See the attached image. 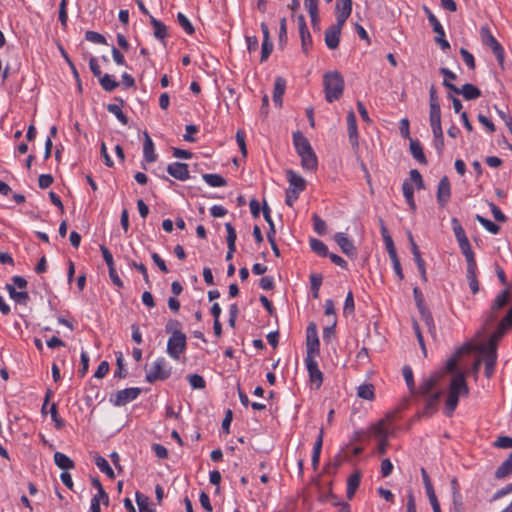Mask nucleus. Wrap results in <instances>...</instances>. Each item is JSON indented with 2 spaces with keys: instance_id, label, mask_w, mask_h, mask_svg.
<instances>
[{
  "instance_id": "obj_9",
  "label": "nucleus",
  "mask_w": 512,
  "mask_h": 512,
  "mask_svg": "<svg viewBox=\"0 0 512 512\" xmlns=\"http://www.w3.org/2000/svg\"><path fill=\"white\" fill-rule=\"evenodd\" d=\"M141 393V389L137 387L126 388L123 390H119L116 394L110 399V401L115 406H123L127 403L135 400Z\"/></svg>"
},
{
  "instance_id": "obj_16",
  "label": "nucleus",
  "mask_w": 512,
  "mask_h": 512,
  "mask_svg": "<svg viewBox=\"0 0 512 512\" xmlns=\"http://www.w3.org/2000/svg\"><path fill=\"white\" fill-rule=\"evenodd\" d=\"M316 356H306L305 363L309 372L310 380L316 384V387H320L323 382V374L319 370L318 363L315 359Z\"/></svg>"
},
{
  "instance_id": "obj_22",
  "label": "nucleus",
  "mask_w": 512,
  "mask_h": 512,
  "mask_svg": "<svg viewBox=\"0 0 512 512\" xmlns=\"http://www.w3.org/2000/svg\"><path fill=\"white\" fill-rule=\"evenodd\" d=\"M334 239L343 253L348 256H354L356 254V248L353 242L344 233H336Z\"/></svg>"
},
{
  "instance_id": "obj_59",
  "label": "nucleus",
  "mask_w": 512,
  "mask_h": 512,
  "mask_svg": "<svg viewBox=\"0 0 512 512\" xmlns=\"http://www.w3.org/2000/svg\"><path fill=\"white\" fill-rule=\"evenodd\" d=\"M451 223H452L453 231H454L457 241L459 242V241L467 239L465 231H464L463 227L461 226V224L459 223V221L457 220V218H452Z\"/></svg>"
},
{
  "instance_id": "obj_45",
  "label": "nucleus",
  "mask_w": 512,
  "mask_h": 512,
  "mask_svg": "<svg viewBox=\"0 0 512 512\" xmlns=\"http://www.w3.org/2000/svg\"><path fill=\"white\" fill-rule=\"evenodd\" d=\"M202 178L212 187H222L227 184L226 180L218 174H203Z\"/></svg>"
},
{
  "instance_id": "obj_33",
  "label": "nucleus",
  "mask_w": 512,
  "mask_h": 512,
  "mask_svg": "<svg viewBox=\"0 0 512 512\" xmlns=\"http://www.w3.org/2000/svg\"><path fill=\"white\" fill-rule=\"evenodd\" d=\"M481 359L485 364V376L489 379L494 374L497 361V353H495L492 349L489 355H482Z\"/></svg>"
},
{
  "instance_id": "obj_29",
  "label": "nucleus",
  "mask_w": 512,
  "mask_h": 512,
  "mask_svg": "<svg viewBox=\"0 0 512 512\" xmlns=\"http://www.w3.org/2000/svg\"><path fill=\"white\" fill-rule=\"evenodd\" d=\"M286 89V81L282 77H276L273 91V102L275 105L281 107L283 101V95Z\"/></svg>"
},
{
  "instance_id": "obj_64",
  "label": "nucleus",
  "mask_w": 512,
  "mask_h": 512,
  "mask_svg": "<svg viewBox=\"0 0 512 512\" xmlns=\"http://www.w3.org/2000/svg\"><path fill=\"white\" fill-rule=\"evenodd\" d=\"M494 445L498 448L509 449L512 448V438L509 436H500L495 441Z\"/></svg>"
},
{
  "instance_id": "obj_25",
  "label": "nucleus",
  "mask_w": 512,
  "mask_h": 512,
  "mask_svg": "<svg viewBox=\"0 0 512 512\" xmlns=\"http://www.w3.org/2000/svg\"><path fill=\"white\" fill-rule=\"evenodd\" d=\"M430 125L433 134H440L441 126V109L439 104H433L430 106Z\"/></svg>"
},
{
  "instance_id": "obj_26",
  "label": "nucleus",
  "mask_w": 512,
  "mask_h": 512,
  "mask_svg": "<svg viewBox=\"0 0 512 512\" xmlns=\"http://www.w3.org/2000/svg\"><path fill=\"white\" fill-rule=\"evenodd\" d=\"M510 290H503L493 301V304L491 306L492 310V318L497 317V312L501 310L503 307H505L510 302Z\"/></svg>"
},
{
  "instance_id": "obj_36",
  "label": "nucleus",
  "mask_w": 512,
  "mask_h": 512,
  "mask_svg": "<svg viewBox=\"0 0 512 512\" xmlns=\"http://www.w3.org/2000/svg\"><path fill=\"white\" fill-rule=\"evenodd\" d=\"M323 436H324V430H323V428H321L319 435L317 437V440L314 443V447H313L312 466H313L314 470H316L319 465L320 453H321V449H322V445H323Z\"/></svg>"
},
{
  "instance_id": "obj_56",
  "label": "nucleus",
  "mask_w": 512,
  "mask_h": 512,
  "mask_svg": "<svg viewBox=\"0 0 512 512\" xmlns=\"http://www.w3.org/2000/svg\"><path fill=\"white\" fill-rule=\"evenodd\" d=\"M314 230L318 235H324L327 231V225L323 219H321L317 214H313L312 216Z\"/></svg>"
},
{
  "instance_id": "obj_1",
  "label": "nucleus",
  "mask_w": 512,
  "mask_h": 512,
  "mask_svg": "<svg viewBox=\"0 0 512 512\" xmlns=\"http://www.w3.org/2000/svg\"><path fill=\"white\" fill-rule=\"evenodd\" d=\"M442 376L443 372L430 375L423 379L418 387L417 394L422 396L425 401L423 414L426 416L432 415L437 409L439 399L442 396V391H434V389Z\"/></svg>"
},
{
  "instance_id": "obj_6",
  "label": "nucleus",
  "mask_w": 512,
  "mask_h": 512,
  "mask_svg": "<svg viewBox=\"0 0 512 512\" xmlns=\"http://www.w3.org/2000/svg\"><path fill=\"white\" fill-rule=\"evenodd\" d=\"M481 36L485 45L489 46L493 53L496 56L497 61L501 66L504 63V49L500 45V43L496 40V38L490 33V29L488 26H483L481 28Z\"/></svg>"
},
{
  "instance_id": "obj_42",
  "label": "nucleus",
  "mask_w": 512,
  "mask_h": 512,
  "mask_svg": "<svg viewBox=\"0 0 512 512\" xmlns=\"http://www.w3.org/2000/svg\"><path fill=\"white\" fill-rule=\"evenodd\" d=\"M459 247L461 249V252L464 254L467 264H474L476 263L474 253L471 249V245L469 243L468 238L462 241H459Z\"/></svg>"
},
{
  "instance_id": "obj_41",
  "label": "nucleus",
  "mask_w": 512,
  "mask_h": 512,
  "mask_svg": "<svg viewBox=\"0 0 512 512\" xmlns=\"http://www.w3.org/2000/svg\"><path fill=\"white\" fill-rule=\"evenodd\" d=\"M95 464L100 469V471L105 473L109 478L113 479L115 477L113 469L110 467L109 463L104 457L96 455Z\"/></svg>"
},
{
  "instance_id": "obj_52",
  "label": "nucleus",
  "mask_w": 512,
  "mask_h": 512,
  "mask_svg": "<svg viewBox=\"0 0 512 512\" xmlns=\"http://www.w3.org/2000/svg\"><path fill=\"white\" fill-rule=\"evenodd\" d=\"M310 247H311L312 251H314L315 253H317L320 256L325 257L328 255L327 246L322 241H320L318 239H311Z\"/></svg>"
},
{
  "instance_id": "obj_19",
  "label": "nucleus",
  "mask_w": 512,
  "mask_h": 512,
  "mask_svg": "<svg viewBox=\"0 0 512 512\" xmlns=\"http://www.w3.org/2000/svg\"><path fill=\"white\" fill-rule=\"evenodd\" d=\"M169 175L180 181H186L190 178L188 165L186 163L175 162L167 167Z\"/></svg>"
},
{
  "instance_id": "obj_2",
  "label": "nucleus",
  "mask_w": 512,
  "mask_h": 512,
  "mask_svg": "<svg viewBox=\"0 0 512 512\" xmlns=\"http://www.w3.org/2000/svg\"><path fill=\"white\" fill-rule=\"evenodd\" d=\"M293 143L301 158L302 168L309 171L316 170L318 166L317 156L308 139L300 131H296L293 134Z\"/></svg>"
},
{
  "instance_id": "obj_48",
  "label": "nucleus",
  "mask_w": 512,
  "mask_h": 512,
  "mask_svg": "<svg viewBox=\"0 0 512 512\" xmlns=\"http://www.w3.org/2000/svg\"><path fill=\"white\" fill-rule=\"evenodd\" d=\"M512 473V462L507 458L496 470L495 477L502 479Z\"/></svg>"
},
{
  "instance_id": "obj_31",
  "label": "nucleus",
  "mask_w": 512,
  "mask_h": 512,
  "mask_svg": "<svg viewBox=\"0 0 512 512\" xmlns=\"http://www.w3.org/2000/svg\"><path fill=\"white\" fill-rule=\"evenodd\" d=\"M512 326V308L509 309L507 315L500 321L497 331L491 336L490 339L497 340L505 333V331Z\"/></svg>"
},
{
  "instance_id": "obj_13",
  "label": "nucleus",
  "mask_w": 512,
  "mask_h": 512,
  "mask_svg": "<svg viewBox=\"0 0 512 512\" xmlns=\"http://www.w3.org/2000/svg\"><path fill=\"white\" fill-rule=\"evenodd\" d=\"M344 24H339L336 21V24L331 25L325 31V44L326 46L333 50L336 49L340 42V34Z\"/></svg>"
},
{
  "instance_id": "obj_49",
  "label": "nucleus",
  "mask_w": 512,
  "mask_h": 512,
  "mask_svg": "<svg viewBox=\"0 0 512 512\" xmlns=\"http://www.w3.org/2000/svg\"><path fill=\"white\" fill-rule=\"evenodd\" d=\"M459 402V396L455 395L453 392H448V396L446 399V415L452 416Z\"/></svg>"
},
{
  "instance_id": "obj_12",
  "label": "nucleus",
  "mask_w": 512,
  "mask_h": 512,
  "mask_svg": "<svg viewBox=\"0 0 512 512\" xmlns=\"http://www.w3.org/2000/svg\"><path fill=\"white\" fill-rule=\"evenodd\" d=\"M445 87L456 94H462L466 100H474L481 96V91L475 85L466 83L459 89L452 83H445Z\"/></svg>"
},
{
  "instance_id": "obj_50",
  "label": "nucleus",
  "mask_w": 512,
  "mask_h": 512,
  "mask_svg": "<svg viewBox=\"0 0 512 512\" xmlns=\"http://www.w3.org/2000/svg\"><path fill=\"white\" fill-rule=\"evenodd\" d=\"M476 220L492 234H497L500 231L499 225L479 214L476 215Z\"/></svg>"
},
{
  "instance_id": "obj_47",
  "label": "nucleus",
  "mask_w": 512,
  "mask_h": 512,
  "mask_svg": "<svg viewBox=\"0 0 512 512\" xmlns=\"http://www.w3.org/2000/svg\"><path fill=\"white\" fill-rule=\"evenodd\" d=\"M476 269H477L476 263H474L473 265L467 264V281H468L469 288H479V283L476 278Z\"/></svg>"
},
{
  "instance_id": "obj_55",
  "label": "nucleus",
  "mask_w": 512,
  "mask_h": 512,
  "mask_svg": "<svg viewBox=\"0 0 512 512\" xmlns=\"http://www.w3.org/2000/svg\"><path fill=\"white\" fill-rule=\"evenodd\" d=\"M177 20L187 34L192 35L195 32L194 26L183 13L179 12L177 14Z\"/></svg>"
},
{
  "instance_id": "obj_44",
  "label": "nucleus",
  "mask_w": 512,
  "mask_h": 512,
  "mask_svg": "<svg viewBox=\"0 0 512 512\" xmlns=\"http://www.w3.org/2000/svg\"><path fill=\"white\" fill-rule=\"evenodd\" d=\"M358 397L365 400H373L375 397L374 386L372 384H362L357 389Z\"/></svg>"
},
{
  "instance_id": "obj_37",
  "label": "nucleus",
  "mask_w": 512,
  "mask_h": 512,
  "mask_svg": "<svg viewBox=\"0 0 512 512\" xmlns=\"http://www.w3.org/2000/svg\"><path fill=\"white\" fill-rule=\"evenodd\" d=\"M54 462L60 469L65 471L75 467L74 461L61 452H56L54 454Z\"/></svg>"
},
{
  "instance_id": "obj_34",
  "label": "nucleus",
  "mask_w": 512,
  "mask_h": 512,
  "mask_svg": "<svg viewBox=\"0 0 512 512\" xmlns=\"http://www.w3.org/2000/svg\"><path fill=\"white\" fill-rule=\"evenodd\" d=\"M361 480V474L360 472L356 471L353 474H351L347 480V498L352 499L355 495L356 490L358 489L360 485Z\"/></svg>"
},
{
  "instance_id": "obj_5",
  "label": "nucleus",
  "mask_w": 512,
  "mask_h": 512,
  "mask_svg": "<svg viewBox=\"0 0 512 512\" xmlns=\"http://www.w3.org/2000/svg\"><path fill=\"white\" fill-rule=\"evenodd\" d=\"M423 11L425 12L429 23L431 24L433 31L437 34L435 37V42L440 45L443 51L450 49L449 42L445 39V31L436 18V16L432 13V11L427 7L423 6Z\"/></svg>"
},
{
  "instance_id": "obj_58",
  "label": "nucleus",
  "mask_w": 512,
  "mask_h": 512,
  "mask_svg": "<svg viewBox=\"0 0 512 512\" xmlns=\"http://www.w3.org/2000/svg\"><path fill=\"white\" fill-rule=\"evenodd\" d=\"M85 39L95 44H107L106 38L102 34L95 31H86Z\"/></svg>"
},
{
  "instance_id": "obj_30",
  "label": "nucleus",
  "mask_w": 512,
  "mask_h": 512,
  "mask_svg": "<svg viewBox=\"0 0 512 512\" xmlns=\"http://www.w3.org/2000/svg\"><path fill=\"white\" fill-rule=\"evenodd\" d=\"M512 326V308L509 309L507 315L500 321L497 331L491 336L490 339L497 340L505 333V331Z\"/></svg>"
},
{
  "instance_id": "obj_51",
  "label": "nucleus",
  "mask_w": 512,
  "mask_h": 512,
  "mask_svg": "<svg viewBox=\"0 0 512 512\" xmlns=\"http://www.w3.org/2000/svg\"><path fill=\"white\" fill-rule=\"evenodd\" d=\"M107 110L112 113L113 115H115V117L123 124V125H126L128 123V118L127 116L123 113V111L121 110V107L120 105H117V104H108L107 105Z\"/></svg>"
},
{
  "instance_id": "obj_17",
  "label": "nucleus",
  "mask_w": 512,
  "mask_h": 512,
  "mask_svg": "<svg viewBox=\"0 0 512 512\" xmlns=\"http://www.w3.org/2000/svg\"><path fill=\"white\" fill-rule=\"evenodd\" d=\"M449 392H453L457 396H467L469 394V388L465 381L464 374L462 372L456 373L452 378L449 386Z\"/></svg>"
},
{
  "instance_id": "obj_28",
  "label": "nucleus",
  "mask_w": 512,
  "mask_h": 512,
  "mask_svg": "<svg viewBox=\"0 0 512 512\" xmlns=\"http://www.w3.org/2000/svg\"><path fill=\"white\" fill-rule=\"evenodd\" d=\"M347 126H348V135L353 147L358 146V132H357V123L356 116L353 111H350L347 115Z\"/></svg>"
},
{
  "instance_id": "obj_38",
  "label": "nucleus",
  "mask_w": 512,
  "mask_h": 512,
  "mask_svg": "<svg viewBox=\"0 0 512 512\" xmlns=\"http://www.w3.org/2000/svg\"><path fill=\"white\" fill-rule=\"evenodd\" d=\"M402 191L403 195L405 197V200L407 204L409 205L410 209L415 212L416 211V203L414 200V189L413 186L405 180L402 184Z\"/></svg>"
},
{
  "instance_id": "obj_61",
  "label": "nucleus",
  "mask_w": 512,
  "mask_h": 512,
  "mask_svg": "<svg viewBox=\"0 0 512 512\" xmlns=\"http://www.w3.org/2000/svg\"><path fill=\"white\" fill-rule=\"evenodd\" d=\"M410 179L415 183L417 189H425V184L422 175L417 169H412L409 173Z\"/></svg>"
},
{
  "instance_id": "obj_23",
  "label": "nucleus",
  "mask_w": 512,
  "mask_h": 512,
  "mask_svg": "<svg viewBox=\"0 0 512 512\" xmlns=\"http://www.w3.org/2000/svg\"><path fill=\"white\" fill-rule=\"evenodd\" d=\"M474 350V346L470 343L468 344H465L464 346H462L454 356H452L451 358H449L446 362V367H445V371H442L443 372V375L446 373V372H454L455 369H456V366H457V362H458V359L460 357V355L462 353H469L471 351Z\"/></svg>"
},
{
  "instance_id": "obj_32",
  "label": "nucleus",
  "mask_w": 512,
  "mask_h": 512,
  "mask_svg": "<svg viewBox=\"0 0 512 512\" xmlns=\"http://www.w3.org/2000/svg\"><path fill=\"white\" fill-rule=\"evenodd\" d=\"M512 326V308L509 309L507 315L500 321L497 331L491 336L490 339L497 340L505 333V331Z\"/></svg>"
},
{
  "instance_id": "obj_8",
  "label": "nucleus",
  "mask_w": 512,
  "mask_h": 512,
  "mask_svg": "<svg viewBox=\"0 0 512 512\" xmlns=\"http://www.w3.org/2000/svg\"><path fill=\"white\" fill-rule=\"evenodd\" d=\"M319 345L317 326L314 322H311L306 330V356L319 355Z\"/></svg>"
},
{
  "instance_id": "obj_39",
  "label": "nucleus",
  "mask_w": 512,
  "mask_h": 512,
  "mask_svg": "<svg viewBox=\"0 0 512 512\" xmlns=\"http://www.w3.org/2000/svg\"><path fill=\"white\" fill-rule=\"evenodd\" d=\"M150 23L154 29V36L157 39L163 40L167 37V27L161 21L157 20L153 16L149 15Z\"/></svg>"
},
{
  "instance_id": "obj_54",
  "label": "nucleus",
  "mask_w": 512,
  "mask_h": 512,
  "mask_svg": "<svg viewBox=\"0 0 512 512\" xmlns=\"http://www.w3.org/2000/svg\"><path fill=\"white\" fill-rule=\"evenodd\" d=\"M165 330L167 333H171V336L174 335H185L181 331V323L178 320L170 319L165 326Z\"/></svg>"
},
{
  "instance_id": "obj_3",
  "label": "nucleus",
  "mask_w": 512,
  "mask_h": 512,
  "mask_svg": "<svg viewBox=\"0 0 512 512\" xmlns=\"http://www.w3.org/2000/svg\"><path fill=\"white\" fill-rule=\"evenodd\" d=\"M344 78L338 71L327 72L323 75L325 99L332 103L340 99L344 91Z\"/></svg>"
},
{
  "instance_id": "obj_62",
  "label": "nucleus",
  "mask_w": 512,
  "mask_h": 512,
  "mask_svg": "<svg viewBox=\"0 0 512 512\" xmlns=\"http://www.w3.org/2000/svg\"><path fill=\"white\" fill-rule=\"evenodd\" d=\"M460 55L465 62V64L471 69H475V59L474 56L465 48L460 49Z\"/></svg>"
},
{
  "instance_id": "obj_14",
  "label": "nucleus",
  "mask_w": 512,
  "mask_h": 512,
  "mask_svg": "<svg viewBox=\"0 0 512 512\" xmlns=\"http://www.w3.org/2000/svg\"><path fill=\"white\" fill-rule=\"evenodd\" d=\"M437 202L441 208H444L451 197V185L447 176H443L437 187Z\"/></svg>"
},
{
  "instance_id": "obj_43",
  "label": "nucleus",
  "mask_w": 512,
  "mask_h": 512,
  "mask_svg": "<svg viewBox=\"0 0 512 512\" xmlns=\"http://www.w3.org/2000/svg\"><path fill=\"white\" fill-rule=\"evenodd\" d=\"M98 79L103 90L107 92H112L119 86V83L116 80L112 79L111 75L109 74H103Z\"/></svg>"
},
{
  "instance_id": "obj_20",
  "label": "nucleus",
  "mask_w": 512,
  "mask_h": 512,
  "mask_svg": "<svg viewBox=\"0 0 512 512\" xmlns=\"http://www.w3.org/2000/svg\"><path fill=\"white\" fill-rule=\"evenodd\" d=\"M335 9L336 21L345 24L352 12V0H337Z\"/></svg>"
},
{
  "instance_id": "obj_10",
  "label": "nucleus",
  "mask_w": 512,
  "mask_h": 512,
  "mask_svg": "<svg viewBox=\"0 0 512 512\" xmlns=\"http://www.w3.org/2000/svg\"><path fill=\"white\" fill-rule=\"evenodd\" d=\"M186 348V336L185 335H174L171 336L167 343V353L170 357L178 360L180 355Z\"/></svg>"
},
{
  "instance_id": "obj_24",
  "label": "nucleus",
  "mask_w": 512,
  "mask_h": 512,
  "mask_svg": "<svg viewBox=\"0 0 512 512\" xmlns=\"http://www.w3.org/2000/svg\"><path fill=\"white\" fill-rule=\"evenodd\" d=\"M225 228L227 231V246H228L226 260L229 261L233 258V254L236 251L235 243H236V239H237V234H236V231L231 223H226Z\"/></svg>"
},
{
  "instance_id": "obj_57",
  "label": "nucleus",
  "mask_w": 512,
  "mask_h": 512,
  "mask_svg": "<svg viewBox=\"0 0 512 512\" xmlns=\"http://www.w3.org/2000/svg\"><path fill=\"white\" fill-rule=\"evenodd\" d=\"M403 377L405 379V382L407 384V387L409 388L410 392L415 393V384L413 379V371L409 366L403 367Z\"/></svg>"
},
{
  "instance_id": "obj_40",
  "label": "nucleus",
  "mask_w": 512,
  "mask_h": 512,
  "mask_svg": "<svg viewBox=\"0 0 512 512\" xmlns=\"http://www.w3.org/2000/svg\"><path fill=\"white\" fill-rule=\"evenodd\" d=\"M136 503L139 508V512H155V509L151 506L149 498L140 492H136Z\"/></svg>"
},
{
  "instance_id": "obj_18",
  "label": "nucleus",
  "mask_w": 512,
  "mask_h": 512,
  "mask_svg": "<svg viewBox=\"0 0 512 512\" xmlns=\"http://www.w3.org/2000/svg\"><path fill=\"white\" fill-rule=\"evenodd\" d=\"M408 240L411 247V252L413 254L414 260L417 264V268L419 273L421 274V277L426 280V270H425V262L421 256L419 247L417 243L414 241L413 235L410 231L407 232Z\"/></svg>"
},
{
  "instance_id": "obj_21",
  "label": "nucleus",
  "mask_w": 512,
  "mask_h": 512,
  "mask_svg": "<svg viewBox=\"0 0 512 512\" xmlns=\"http://www.w3.org/2000/svg\"><path fill=\"white\" fill-rule=\"evenodd\" d=\"M144 143H143V157L147 163H153L157 160V154L155 153L154 143L148 134L143 132Z\"/></svg>"
},
{
  "instance_id": "obj_4",
  "label": "nucleus",
  "mask_w": 512,
  "mask_h": 512,
  "mask_svg": "<svg viewBox=\"0 0 512 512\" xmlns=\"http://www.w3.org/2000/svg\"><path fill=\"white\" fill-rule=\"evenodd\" d=\"M171 368L167 366L164 358H158L146 373V381L153 383L158 380H165L170 376Z\"/></svg>"
},
{
  "instance_id": "obj_53",
  "label": "nucleus",
  "mask_w": 512,
  "mask_h": 512,
  "mask_svg": "<svg viewBox=\"0 0 512 512\" xmlns=\"http://www.w3.org/2000/svg\"><path fill=\"white\" fill-rule=\"evenodd\" d=\"M10 297L17 303L27 304L29 301V294L27 290H8Z\"/></svg>"
},
{
  "instance_id": "obj_7",
  "label": "nucleus",
  "mask_w": 512,
  "mask_h": 512,
  "mask_svg": "<svg viewBox=\"0 0 512 512\" xmlns=\"http://www.w3.org/2000/svg\"><path fill=\"white\" fill-rule=\"evenodd\" d=\"M394 421V413H388L385 418L379 420L377 423L373 424L370 427L371 434L376 439H388L390 435L389 426Z\"/></svg>"
},
{
  "instance_id": "obj_60",
  "label": "nucleus",
  "mask_w": 512,
  "mask_h": 512,
  "mask_svg": "<svg viewBox=\"0 0 512 512\" xmlns=\"http://www.w3.org/2000/svg\"><path fill=\"white\" fill-rule=\"evenodd\" d=\"M189 383L193 389L205 388V380L199 374H191L188 376Z\"/></svg>"
},
{
  "instance_id": "obj_27",
  "label": "nucleus",
  "mask_w": 512,
  "mask_h": 512,
  "mask_svg": "<svg viewBox=\"0 0 512 512\" xmlns=\"http://www.w3.org/2000/svg\"><path fill=\"white\" fill-rule=\"evenodd\" d=\"M286 173L290 189H295L298 192H302L305 190L306 181L302 176H300L293 170H287Z\"/></svg>"
},
{
  "instance_id": "obj_15",
  "label": "nucleus",
  "mask_w": 512,
  "mask_h": 512,
  "mask_svg": "<svg viewBox=\"0 0 512 512\" xmlns=\"http://www.w3.org/2000/svg\"><path fill=\"white\" fill-rule=\"evenodd\" d=\"M414 298H415L416 305H417V308H418V310L420 312L422 320L425 322V324L427 325V327L431 331L432 328H434V326H433V318H432L431 313L429 312V310L427 309V307L425 305L424 297H423V295L421 293V290H414Z\"/></svg>"
},
{
  "instance_id": "obj_46",
  "label": "nucleus",
  "mask_w": 512,
  "mask_h": 512,
  "mask_svg": "<svg viewBox=\"0 0 512 512\" xmlns=\"http://www.w3.org/2000/svg\"><path fill=\"white\" fill-rule=\"evenodd\" d=\"M300 38H301V47L302 51L307 54L310 47L312 46V37L308 30V28H305L303 30H299Z\"/></svg>"
},
{
  "instance_id": "obj_35",
  "label": "nucleus",
  "mask_w": 512,
  "mask_h": 512,
  "mask_svg": "<svg viewBox=\"0 0 512 512\" xmlns=\"http://www.w3.org/2000/svg\"><path fill=\"white\" fill-rule=\"evenodd\" d=\"M410 152L420 164H427L426 156L419 141L410 139Z\"/></svg>"
},
{
  "instance_id": "obj_63",
  "label": "nucleus",
  "mask_w": 512,
  "mask_h": 512,
  "mask_svg": "<svg viewBox=\"0 0 512 512\" xmlns=\"http://www.w3.org/2000/svg\"><path fill=\"white\" fill-rule=\"evenodd\" d=\"M452 504L454 512H465L463 497L461 493H456L452 495Z\"/></svg>"
},
{
  "instance_id": "obj_11",
  "label": "nucleus",
  "mask_w": 512,
  "mask_h": 512,
  "mask_svg": "<svg viewBox=\"0 0 512 512\" xmlns=\"http://www.w3.org/2000/svg\"><path fill=\"white\" fill-rule=\"evenodd\" d=\"M262 212H263V217H264L265 221L269 225V231L267 232L268 241H269V243L271 245V248H272L274 254L277 257H279L280 256V251H279L278 246H277V244L275 242L276 230H275V226H274L273 220H272L271 215H270V212H271L270 208L267 205L266 201L263 202Z\"/></svg>"
}]
</instances>
